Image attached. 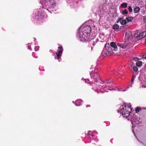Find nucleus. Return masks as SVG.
<instances>
[{
  "instance_id": "1",
  "label": "nucleus",
  "mask_w": 146,
  "mask_h": 146,
  "mask_svg": "<svg viewBox=\"0 0 146 146\" xmlns=\"http://www.w3.org/2000/svg\"><path fill=\"white\" fill-rule=\"evenodd\" d=\"M131 106L129 104L125 103L123 105L120 106L119 110H118V112H120L124 117L127 118L132 111V108Z\"/></svg>"
},
{
  "instance_id": "2",
  "label": "nucleus",
  "mask_w": 146,
  "mask_h": 146,
  "mask_svg": "<svg viewBox=\"0 0 146 146\" xmlns=\"http://www.w3.org/2000/svg\"><path fill=\"white\" fill-rule=\"evenodd\" d=\"M91 30V27L89 26L86 25L81 29L80 32L79 31V33L82 32V33L88 34L90 33Z\"/></svg>"
},
{
  "instance_id": "3",
  "label": "nucleus",
  "mask_w": 146,
  "mask_h": 146,
  "mask_svg": "<svg viewBox=\"0 0 146 146\" xmlns=\"http://www.w3.org/2000/svg\"><path fill=\"white\" fill-rule=\"evenodd\" d=\"M63 51V49L62 47L60 46L58 47V50H57V52H56V54L57 57V59L58 60V61L59 62H60L61 60V58H60V56L62 54Z\"/></svg>"
},
{
  "instance_id": "4",
  "label": "nucleus",
  "mask_w": 146,
  "mask_h": 146,
  "mask_svg": "<svg viewBox=\"0 0 146 146\" xmlns=\"http://www.w3.org/2000/svg\"><path fill=\"white\" fill-rule=\"evenodd\" d=\"M79 36L80 38L84 40L88 41L90 39L89 34H86L80 32Z\"/></svg>"
},
{
  "instance_id": "5",
  "label": "nucleus",
  "mask_w": 146,
  "mask_h": 146,
  "mask_svg": "<svg viewBox=\"0 0 146 146\" xmlns=\"http://www.w3.org/2000/svg\"><path fill=\"white\" fill-rule=\"evenodd\" d=\"M91 77L92 78H93L94 79V81L97 82L98 81L97 79L100 78V76L99 74L97 72H92L90 73Z\"/></svg>"
},
{
  "instance_id": "6",
  "label": "nucleus",
  "mask_w": 146,
  "mask_h": 146,
  "mask_svg": "<svg viewBox=\"0 0 146 146\" xmlns=\"http://www.w3.org/2000/svg\"><path fill=\"white\" fill-rule=\"evenodd\" d=\"M95 44V42L93 41H90L87 46V50H92Z\"/></svg>"
},
{
  "instance_id": "7",
  "label": "nucleus",
  "mask_w": 146,
  "mask_h": 146,
  "mask_svg": "<svg viewBox=\"0 0 146 146\" xmlns=\"http://www.w3.org/2000/svg\"><path fill=\"white\" fill-rule=\"evenodd\" d=\"M110 46L113 48V49L115 51H116L117 50V46L114 42H111Z\"/></svg>"
},
{
  "instance_id": "8",
  "label": "nucleus",
  "mask_w": 146,
  "mask_h": 146,
  "mask_svg": "<svg viewBox=\"0 0 146 146\" xmlns=\"http://www.w3.org/2000/svg\"><path fill=\"white\" fill-rule=\"evenodd\" d=\"M140 10V9L139 7H135L133 9V12L135 13H139Z\"/></svg>"
},
{
  "instance_id": "9",
  "label": "nucleus",
  "mask_w": 146,
  "mask_h": 146,
  "mask_svg": "<svg viewBox=\"0 0 146 146\" xmlns=\"http://www.w3.org/2000/svg\"><path fill=\"white\" fill-rule=\"evenodd\" d=\"M119 26L117 24H115L112 26V28L114 30H117L119 28Z\"/></svg>"
},
{
  "instance_id": "10",
  "label": "nucleus",
  "mask_w": 146,
  "mask_h": 146,
  "mask_svg": "<svg viewBox=\"0 0 146 146\" xmlns=\"http://www.w3.org/2000/svg\"><path fill=\"white\" fill-rule=\"evenodd\" d=\"M112 82V80L111 79H110L108 80H106L105 81V82L106 84H110Z\"/></svg>"
},
{
  "instance_id": "11",
  "label": "nucleus",
  "mask_w": 146,
  "mask_h": 146,
  "mask_svg": "<svg viewBox=\"0 0 146 146\" xmlns=\"http://www.w3.org/2000/svg\"><path fill=\"white\" fill-rule=\"evenodd\" d=\"M137 66L138 67H141L142 65V62L141 61H138L136 63Z\"/></svg>"
},
{
  "instance_id": "12",
  "label": "nucleus",
  "mask_w": 146,
  "mask_h": 146,
  "mask_svg": "<svg viewBox=\"0 0 146 146\" xmlns=\"http://www.w3.org/2000/svg\"><path fill=\"white\" fill-rule=\"evenodd\" d=\"M127 3H123L121 4V7L123 8H126L127 7Z\"/></svg>"
},
{
  "instance_id": "13",
  "label": "nucleus",
  "mask_w": 146,
  "mask_h": 146,
  "mask_svg": "<svg viewBox=\"0 0 146 146\" xmlns=\"http://www.w3.org/2000/svg\"><path fill=\"white\" fill-rule=\"evenodd\" d=\"M120 23L121 25H124L127 23V21L125 20H121L120 21Z\"/></svg>"
},
{
  "instance_id": "14",
  "label": "nucleus",
  "mask_w": 146,
  "mask_h": 146,
  "mask_svg": "<svg viewBox=\"0 0 146 146\" xmlns=\"http://www.w3.org/2000/svg\"><path fill=\"white\" fill-rule=\"evenodd\" d=\"M133 18V17H130L126 18V19L128 22H131L132 21Z\"/></svg>"
},
{
  "instance_id": "15",
  "label": "nucleus",
  "mask_w": 146,
  "mask_h": 146,
  "mask_svg": "<svg viewBox=\"0 0 146 146\" xmlns=\"http://www.w3.org/2000/svg\"><path fill=\"white\" fill-rule=\"evenodd\" d=\"M141 109L140 107H137L135 108V111L136 113H138L140 110H141Z\"/></svg>"
},
{
  "instance_id": "16",
  "label": "nucleus",
  "mask_w": 146,
  "mask_h": 146,
  "mask_svg": "<svg viewBox=\"0 0 146 146\" xmlns=\"http://www.w3.org/2000/svg\"><path fill=\"white\" fill-rule=\"evenodd\" d=\"M142 38H143L146 35V31H144L140 34Z\"/></svg>"
},
{
  "instance_id": "17",
  "label": "nucleus",
  "mask_w": 146,
  "mask_h": 146,
  "mask_svg": "<svg viewBox=\"0 0 146 146\" xmlns=\"http://www.w3.org/2000/svg\"><path fill=\"white\" fill-rule=\"evenodd\" d=\"M129 33L130 34V35H129V36H128V35L129 34V33L128 34H127V32L126 33L125 35L126 36H127L128 38H132V36L131 35V32H129Z\"/></svg>"
},
{
  "instance_id": "18",
  "label": "nucleus",
  "mask_w": 146,
  "mask_h": 146,
  "mask_svg": "<svg viewBox=\"0 0 146 146\" xmlns=\"http://www.w3.org/2000/svg\"><path fill=\"white\" fill-rule=\"evenodd\" d=\"M117 45L118 46H120L121 47L123 48H126L127 46V45H123V44H118Z\"/></svg>"
},
{
  "instance_id": "19",
  "label": "nucleus",
  "mask_w": 146,
  "mask_h": 146,
  "mask_svg": "<svg viewBox=\"0 0 146 146\" xmlns=\"http://www.w3.org/2000/svg\"><path fill=\"white\" fill-rule=\"evenodd\" d=\"M140 34V33L139 32L137 31H136L135 32V37L136 38L137 36H138Z\"/></svg>"
},
{
  "instance_id": "20",
  "label": "nucleus",
  "mask_w": 146,
  "mask_h": 146,
  "mask_svg": "<svg viewBox=\"0 0 146 146\" xmlns=\"http://www.w3.org/2000/svg\"><path fill=\"white\" fill-rule=\"evenodd\" d=\"M128 13V12L127 10L125 9L123 11H122V14L125 15V14H127Z\"/></svg>"
},
{
  "instance_id": "21",
  "label": "nucleus",
  "mask_w": 146,
  "mask_h": 146,
  "mask_svg": "<svg viewBox=\"0 0 146 146\" xmlns=\"http://www.w3.org/2000/svg\"><path fill=\"white\" fill-rule=\"evenodd\" d=\"M102 86V87L104 86V88H108V89L111 90V89H110V87L108 85V84H106H106H105V86L103 85Z\"/></svg>"
},
{
  "instance_id": "22",
  "label": "nucleus",
  "mask_w": 146,
  "mask_h": 146,
  "mask_svg": "<svg viewBox=\"0 0 146 146\" xmlns=\"http://www.w3.org/2000/svg\"><path fill=\"white\" fill-rule=\"evenodd\" d=\"M106 48L107 50L109 52H111L113 51L111 48V46H110Z\"/></svg>"
},
{
  "instance_id": "23",
  "label": "nucleus",
  "mask_w": 146,
  "mask_h": 146,
  "mask_svg": "<svg viewBox=\"0 0 146 146\" xmlns=\"http://www.w3.org/2000/svg\"><path fill=\"white\" fill-rule=\"evenodd\" d=\"M50 3L51 5H52L54 6L55 5V3L54 2V0H50Z\"/></svg>"
},
{
  "instance_id": "24",
  "label": "nucleus",
  "mask_w": 146,
  "mask_h": 146,
  "mask_svg": "<svg viewBox=\"0 0 146 146\" xmlns=\"http://www.w3.org/2000/svg\"><path fill=\"white\" fill-rule=\"evenodd\" d=\"M136 38L137 40H139L143 38L142 37V36H141V34H140V35H139L138 36L136 37Z\"/></svg>"
},
{
  "instance_id": "25",
  "label": "nucleus",
  "mask_w": 146,
  "mask_h": 146,
  "mask_svg": "<svg viewBox=\"0 0 146 146\" xmlns=\"http://www.w3.org/2000/svg\"><path fill=\"white\" fill-rule=\"evenodd\" d=\"M133 70L135 72H137L138 70V68L136 66H133Z\"/></svg>"
},
{
  "instance_id": "26",
  "label": "nucleus",
  "mask_w": 146,
  "mask_h": 146,
  "mask_svg": "<svg viewBox=\"0 0 146 146\" xmlns=\"http://www.w3.org/2000/svg\"><path fill=\"white\" fill-rule=\"evenodd\" d=\"M128 9L130 12L131 13L132 12V9L131 7V6H129V7Z\"/></svg>"
},
{
  "instance_id": "27",
  "label": "nucleus",
  "mask_w": 146,
  "mask_h": 146,
  "mask_svg": "<svg viewBox=\"0 0 146 146\" xmlns=\"http://www.w3.org/2000/svg\"><path fill=\"white\" fill-rule=\"evenodd\" d=\"M39 46H35V51H37L39 49Z\"/></svg>"
},
{
  "instance_id": "28",
  "label": "nucleus",
  "mask_w": 146,
  "mask_h": 146,
  "mask_svg": "<svg viewBox=\"0 0 146 146\" xmlns=\"http://www.w3.org/2000/svg\"><path fill=\"white\" fill-rule=\"evenodd\" d=\"M88 134L89 135H91V136H93V135H92V132L91 131H88Z\"/></svg>"
},
{
  "instance_id": "29",
  "label": "nucleus",
  "mask_w": 146,
  "mask_h": 146,
  "mask_svg": "<svg viewBox=\"0 0 146 146\" xmlns=\"http://www.w3.org/2000/svg\"><path fill=\"white\" fill-rule=\"evenodd\" d=\"M123 18H123H119L118 19H117V23H118L119 22H120V21H121V19H122Z\"/></svg>"
},
{
  "instance_id": "30",
  "label": "nucleus",
  "mask_w": 146,
  "mask_h": 146,
  "mask_svg": "<svg viewBox=\"0 0 146 146\" xmlns=\"http://www.w3.org/2000/svg\"><path fill=\"white\" fill-rule=\"evenodd\" d=\"M133 60H134L135 61H138L139 60V58L137 57H134L133 58Z\"/></svg>"
},
{
  "instance_id": "31",
  "label": "nucleus",
  "mask_w": 146,
  "mask_h": 146,
  "mask_svg": "<svg viewBox=\"0 0 146 146\" xmlns=\"http://www.w3.org/2000/svg\"><path fill=\"white\" fill-rule=\"evenodd\" d=\"M142 58L146 59V54L143 55H142Z\"/></svg>"
},
{
  "instance_id": "32",
  "label": "nucleus",
  "mask_w": 146,
  "mask_h": 146,
  "mask_svg": "<svg viewBox=\"0 0 146 146\" xmlns=\"http://www.w3.org/2000/svg\"><path fill=\"white\" fill-rule=\"evenodd\" d=\"M81 101V100H77L76 101V103H76H76H77V102H80V101Z\"/></svg>"
},
{
  "instance_id": "33",
  "label": "nucleus",
  "mask_w": 146,
  "mask_h": 146,
  "mask_svg": "<svg viewBox=\"0 0 146 146\" xmlns=\"http://www.w3.org/2000/svg\"><path fill=\"white\" fill-rule=\"evenodd\" d=\"M143 19L144 21H145V20H146V16H145L143 17Z\"/></svg>"
},
{
  "instance_id": "34",
  "label": "nucleus",
  "mask_w": 146,
  "mask_h": 146,
  "mask_svg": "<svg viewBox=\"0 0 146 146\" xmlns=\"http://www.w3.org/2000/svg\"><path fill=\"white\" fill-rule=\"evenodd\" d=\"M90 107V105H87L86 106V107L87 108H88V107Z\"/></svg>"
},
{
  "instance_id": "35",
  "label": "nucleus",
  "mask_w": 146,
  "mask_h": 146,
  "mask_svg": "<svg viewBox=\"0 0 146 146\" xmlns=\"http://www.w3.org/2000/svg\"><path fill=\"white\" fill-rule=\"evenodd\" d=\"M134 79L132 78V79H131V82H133L134 81Z\"/></svg>"
},
{
  "instance_id": "36",
  "label": "nucleus",
  "mask_w": 146,
  "mask_h": 146,
  "mask_svg": "<svg viewBox=\"0 0 146 146\" xmlns=\"http://www.w3.org/2000/svg\"><path fill=\"white\" fill-rule=\"evenodd\" d=\"M135 78V76L134 75H133L132 76V78L134 79Z\"/></svg>"
},
{
  "instance_id": "37",
  "label": "nucleus",
  "mask_w": 146,
  "mask_h": 146,
  "mask_svg": "<svg viewBox=\"0 0 146 146\" xmlns=\"http://www.w3.org/2000/svg\"><path fill=\"white\" fill-rule=\"evenodd\" d=\"M145 44H146V39H145Z\"/></svg>"
},
{
  "instance_id": "38",
  "label": "nucleus",
  "mask_w": 146,
  "mask_h": 146,
  "mask_svg": "<svg viewBox=\"0 0 146 146\" xmlns=\"http://www.w3.org/2000/svg\"><path fill=\"white\" fill-rule=\"evenodd\" d=\"M97 92L98 93H99V91H97Z\"/></svg>"
},
{
  "instance_id": "39",
  "label": "nucleus",
  "mask_w": 146,
  "mask_h": 146,
  "mask_svg": "<svg viewBox=\"0 0 146 146\" xmlns=\"http://www.w3.org/2000/svg\"><path fill=\"white\" fill-rule=\"evenodd\" d=\"M145 8L146 9V6H145Z\"/></svg>"
},
{
  "instance_id": "40",
  "label": "nucleus",
  "mask_w": 146,
  "mask_h": 146,
  "mask_svg": "<svg viewBox=\"0 0 146 146\" xmlns=\"http://www.w3.org/2000/svg\"><path fill=\"white\" fill-rule=\"evenodd\" d=\"M145 87V88L146 87H145V86H144V87Z\"/></svg>"
}]
</instances>
